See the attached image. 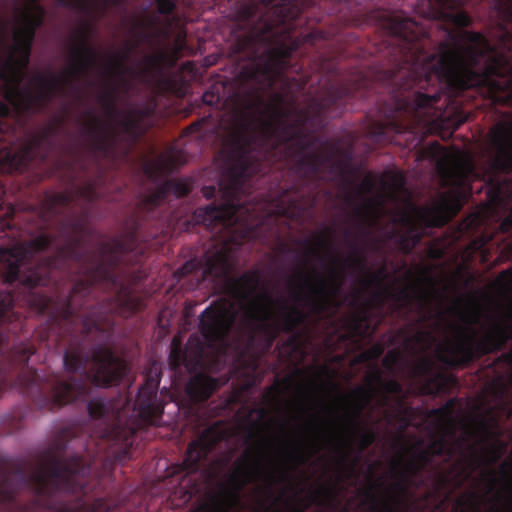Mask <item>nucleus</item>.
<instances>
[{
    "instance_id": "1",
    "label": "nucleus",
    "mask_w": 512,
    "mask_h": 512,
    "mask_svg": "<svg viewBox=\"0 0 512 512\" xmlns=\"http://www.w3.org/2000/svg\"><path fill=\"white\" fill-rule=\"evenodd\" d=\"M317 142L318 138H307L300 128L289 122H240L230 135L227 168L219 182L223 203H211L194 212L196 222L210 231L213 243L200 262L187 261L177 274H191L201 265L204 278L227 282L241 302L242 321L251 333L294 334L311 315L320 317L341 307L335 296L340 293L345 279L343 267L340 270L331 267L330 280L319 272H314L313 278L301 273L307 294L293 293L295 303L274 299L267 292L258 293L262 283L258 270L232 276L242 244L259 236L257 224L252 221L254 208L243 199L250 189L251 179L265 175L273 164L289 158L298 180L283 191L279 201L288 202L281 213L290 216V209L299 206L303 188L315 180L331 160L329 154L313 150Z\"/></svg>"
},
{
    "instance_id": "2",
    "label": "nucleus",
    "mask_w": 512,
    "mask_h": 512,
    "mask_svg": "<svg viewBox=\"0 0 512 512\" xmlns=\"http://www.w3.org/2000/svg\"><path fill=\"white\" fill-rule=\"evenodd\" d=\"M384 5L376 3L374 8L349 22L373 23L390 37L393 110L386 121L370 124L368 135L373 141L389 142L394 134L443 124L448 116L440 101L446 91L451 98L475 90L493 105L512 107V60L503 54H492L483 69L476 70L490 51L482 33H458L446 28V38L431 51V39L422 24L402 11L385 9Z\"/></svg>"
},
{
    "instance_id": "3",
    "label": "nucleus",
    "mask_w": 512,
    "mask_h": 512,
    "mask_svg": "<svg viewBox=\"0 0 512 512\" xmlns=\"http://www.w3.org/2000/svg\"><path fill=\"white\" fill-rule=\"evenodd\" d=\"M384 5L376 3L374 8L349 22L373 23L390 37L393 110L386 121L370 124L368 135L373 141L389 142L394 134L443 124L448 116L440 101L446 91L451 98L475 90L493 105L512 107V60L503 54H492L483 69L476 70L490 51L482 33H458L446 28V38L431 51V39L422 24L402 11L385 9Z\"/></svg>"
},
{
    "instance_id": "4",
    "label": "nucleus",
    "mask_w": 512,
    "mask_h": 512,
    "mask_svg": "<svg viewBox=\"0 0 512 512\" xmlns=\"http://www.w3.org/2000/svg\"><path fill=\"white\" fill-rule=\"evenodd\" d=\"M90 216V207H81L79 215L73 213L58 222L57 230L64 244L58 246L53 255L36 258L55 242V237L47 233L0 248V323L10 322L15 316L13 307L20 300V294L11 288L16 282L22 290L48 286L52 272L64 261L75 263L79 276L71 288L70 299L60 306L66 317L71 314L77 297L85 296L91 288L120 289L127 295L126 284L115 273V268L124 255L136 250L137 231L134 229L124 236L101 242L99 253L95 254L85 248V237L94 235V229L88 225Z\"/></svg>"
},
{
    "instance_id": "5",
    "label": "nucleus",
    "mask_w": 512,
    "mask_h": 512,
    "mask_svg": "<svg viewBox=\"0 0 512 512\" xmlns=\"http://www.w3.org/2000/svg\"><path fill=\"white\" fill-rule=\"evenodd\" d=\"M90 466H0V504L17 507L16 493L27 489L33 506L54 512H109L103 499L92 503L86 478Z\"/></svg>"
},
{
    "instance_id": "6",
    "label": "nucleus",
    "mask_w": 512,
    "mask_h": 512,
    "mask_svg": "<svg viewBox=\"0 0 512 512\" xmlns=\"http://www.w3.org/2000/svg\"><path fill=\"white\" fill-rule=\"evenodd\" d=\"M40 0H30V4L38 10L34 13L26 9L13 34V44L8 46L5 55L0 57V80L2 96L0 101V118H7L12 108L19 113L38 114L46 109L58 95L66 92L67 86L75 90L71 81L61 79L54 74L49 77L38 74L34 81L38 87L33 92L29 87H22L25 71L30 63L31 49L37 28L42 24V8Z\"/></svg>"
},
{
    "instance_id": "7",
    "label": "nucleus",
    "mask_w": 512,
    "mask_h": 512,
    "mask_svg": "<svg viewBox=\"0 0 512 512\" xmlns=\"http://www.w3.org/2000/svg\"><path fill=\"white\" fill-rule=\"evenodd\" d=\"M260 3L267 9L266 29L271 31V40L277 34H283V40L259 55L256 38L251 34L243 35L236 39L232 51L251 60L240 72L243 81L272 88L286 72L298 73L302 69L292 63L293 54L302 43L293 31L304 23V11L314 4V0H260Z\"/></svg>"
},
{
    "instance_id": "8",
    "label": "nucleus",
    "mask_w": 512,
    "mask_h": 512,
    "mask_svg": "<svg viewBox=\"0 0 512 512\" xmlns=\"http://www.w3.org/2000/svg\"><path fill=\"white\" fill-rule=\"evenodd\" d=\"M93 289L83 297H77L73 303L72 312L69 316L61 313V304L70 299L71 291L65 297H61L52 302V299L41 293H35L33 290H23L26 302L40 313H46L51 308V317L58 326L65 327L71 336H77L76 341L82 349H85V343H91L92 347L88 352H113L105 345L111 338L114 330L116 314L125 312H135L139 309L141 301L137 299L131 288L126 285V293L129 299H126L124 291L113 288H103L114 294L95 305L91 304L93 300Z\"/></svg>"
},
{
    "instance_id": "9",
    "label": "nucleus",
    "mask_w": 512,
    "mask_h": 512,
    "mask_svg": "<svg viewBox=\"0 0 512 512\" xmlns=\"http://www.w3.org/2000/svg\"><path fill=\"white\" fill-rule=\"evenodd\" d=\"M163 364L149 359L144 369V383L139 387L136 399L125 397L117 401L93 398L87 409L91 419L99 421L100 437L114 445H120L117 455L120 461L130 458L135 434L149 425H158L164 406L157 398Z\"/></svg>"
},
{
    "instance_id": "10",
    "label": "nucleus",
    "mask_w": 512,
    "mask_h": 512,
    "mask_svg": "<svg viewBox=\"0 0 512 512\" xmlns=\"http://www.w3.org/2000/svg\"><path fill=\"white\" fill-rule=\"evenodd\" d=\"M491 156L482 176L486 201L480 211L471 216L469 225L480 226L499 211H510L499 225L502 233L512 229V120L496 123L488 134ZM504 257L512 258V234L502 248Z\"/></svg>"
},
{
    "instance_id": "11",
    "label": "nucleus",
    "mask_w": 512,
    "mask_h": 512,
    "mask_svg": "<svg viewBox=\"0 0 512 512\" xmlns=\"http://www.w3.org/2000/svg\"><path fill=\"white\" fill-rule=\"evenodd\" d=\"M439 168L447 181H451L458 191L443 193L432 205L416 206L411 204L399 217V223L406 228L399 233V245L404 253H410L422 240L423 227H442L454 218L462 209L466 199L473 194L474 188L467 183L466 175L456 168L440 162Z\"/></svg>"
},
{
    "instance_id": "12",
    "label": "nucleus",
    "mask_w": 512,
    "mask_h": 512,
    "mask_svg": "<svg viewBox=\"0 0 512 512\" xmlns=\"http://www.w3.org/2000/svg\"><path fill=\"white\" fill-rule=\"evenodd\" d=\"M415 297L419 301L416 321L418 325H423L431 320H435L437 324L441 325L446 322V313H449L460 321V323H449V328L461 341L473 340L478 334L477 327H480L488 341L498 345L504 344L512 335V311L499 317L487 314V321L483 322L484 313L475 303L465 311L457 305L449 307L447 311H432L427 308L428 300L424 293L417 292Z\"/></svg>"
},
{
    "instance_id": "13",
    "label": "nucleus",
    "mask_w": 512,
    "mask_h": 512,
    "mask_svg": "<svg viewBox=\"0 0 512 512\" xmlns=\"http://www.w3.org/2000/svg\"><path fill=\"white\" fill-rule=\"evenodd\" d=\"M288 475L284 471L276 473L262 465L258 458L250 461L248 452L238 458L234 463L233 471L228 475L226 483L220 486V493L214 497L211 512H237L242 506L241 493L243 489L256 481L263 480L265 486L261 487L262 492L270 501L259 502V512H270L279 498L275 497L273 487L277 482L286 481Z\"/></svg>"
},
{
    "instance_id": "14",
    "label": "nucleus",
    "mask_w": 512,
    "mask_h": 512,
    "mask_svg": "<svg viewBox=\"0 0 512 512\" xmlns=\"http://www.w3.org/2000/svg\"><path fill=\"white\" fill-rule=\"evenodd\" d=\"M157 24V17L138 23L134 28L135 40L126 41L122 50L116 52L108 62L107 71L111 81L108 87L99 95V102L110 118H115L118 114L117 101L120 92H127L130 88L127 75L133 73V69L127 62L140 44L150 41L151 34L147 29L153 28Z\"/></svg>"
},
{
    "instance_id": "15",
    "label": "nucleus",
    "mask_w": 512,
    "mask_h": 512,
    "mask_svg": "<svg viewBox=\"0 0 512 512\" xmlns=\"http://www.w3.org/2000/svg\"><path fill=\"white\" fill-rule=\"evenodd\" d=\"M234 306L226 301H220L208 306L200 315V335L189 337L187 346L191 349H181V341L174 337L169 352H206L205 348L213 349L225 342L236 320Z\"/></svg>"
},
{
    "instance_id": "16",
    "label": "nucleus",
    "mask_w": 512,
    "mask_h": 512,
    "mask_svg": "<svg viewBox=\"0 0 512 512\" xmlns=\"http://www.w3.org/2000/svg\"><path fill=\"white\" fill-rule=\"evenodd\" d=\"M33 354H0V392L17 389L40 409H46V373L28 365Z\"/></svg>"
},
{
    "instance_id": "17",
    "label": "nucleus",
    "mask_w": 512,
    "mask_h": 512,
    "mask_svg": "<svg viewBox=\"0 0 512 512\" xmlns=\"http://www.w3.org/2000/svg\"><path fill=\"white\" fill-rule=\"evenodd\" d=\"M368 81L364 76L353 83L332 82L327 84L318 97L311 99L308 106L299 110V115L305 121L323 124L328 116L338 117L346 110L347 104L356 98L366 96Z\"/></svg>"
},
{
    "instance_id": "18",
    "label": "nucleus",
    "mask_w": 512,
    "mask_h": 512,
    "mask_svg": "<svg viewBox=\"0 0 512 512\" xmlns=\"http://www.w3.org/2000/svg\"><path fill=\"white\" fill-rule=\"evenodd\" d=\"M228 436L227 431L220 430L217 426L205 429L197 439L188 445L181 464V471L187 475L198 473L207 461L209 454Z\"/></svg>"
},
{
    "instance_id": "19",
    "label": "nucleus",
    "mask_w": 512,
    "mask_h": 512,
    "mask_svg": "<svg viewBox=\"0 0 512 512\" xmlns=\"http://www.w3.org/2000/svg\"><path fill=\"white\" fill-rule=\"evenodd\" d=\"M62 119L57 118L54 123L45 126L41 131L32 135L14 154H9L8 159L11 165L28 166L32 162L45 161L48 152L43 151L44 145L52 147L54 137L57 135Z\"/></svg>"
},
{
    "instance_id": "20",
    "label": "nucleus",
    "mask_w": 512,
    "mask_h": 512,
    "mask_svg": "<svg viewBox=\"0 0 512 512\" xmlns=\"http://www.w3.org/2000/svg\"><path fill=\"white\" fill-rule=\"evenodd\" d=\"M415 375L423 384V391L428 395L448 394L459 386L458 377L438 369L429 358H423L414 368Z\"/></svg>"
},
{
    "instance_id": "21",
    "label": "nucleus",
    "mask_w": 512,
    "mask_h": 512,
    "mask_svg": "<svg viewBox=\"0 0 512 512\" xmlns=\"http://www.w3.org/2000/svg\"><path fill=\"white\" fill-rule=\"evenodd\" d=\"M127 0H60L62 6L75 10L92 21L103 18L110 8H120Z\"/></svg>"
},
{
    "instance_id": "22",
    "label": "nucleus",
    "mask_w": 512,
    "mask_h": 512,
    "mask_svg": "<svg viewBox=\"0 0 512 512\" xmlns=\"http://www.w3.org/2000/svg\"><path fill=\"white\" fill-rule=\"evenodd\" d=\"M191 191L192 183L188 179L166 180L144 198L143 205L153 209L165 201L171 193L177 198H182L188 196Z\"/></svg>"
},
{
    "instance_id": "23",
    "label": "nucleus",
    "mask_w": 512,
    "mask_h": 512,
    "mask_svg": "<svg viewBox=\"0 0 512 512\" xmlns=\"http://www.w3.org/2000/svg\"><path fill=\"white\" fill-rule=\"evenodd\" d=\"M96 58V50L88 44V35L82 33L80 43L72 51L71 74L73 76L88 74L94 68Z\"/></svg>"
},
{
    "instance_id": "24",
    "label": "nucleus",
    "mask_w": 512,
    "mask_h": 512,
    "mask_svg": "<svg viewBox=\"0 0 512 512\" xmlns=\"http://www.w3.org/2000/svg\"><path fill=\"white\" fill-rule=\"evenodd\" d=\"M349 247L352 251V256L345 259V262H349L350 267L353 271H357L365 274L362 283L365 286H378L386 278V268L382 267L376 272H372L367 268L366 257L356 241H351Z\"/></svg>"
},
{
    "instance_id": "25",
    "label": "nucleus",
    "mask_w": 512,
    "mask_h": 512,
    "mask_svg": "<svg viewBox=\"0 0 512 512\" xmlns=\"http://www.w3.org/2000/svg\"><path fill=\"white\" fill-rule=\"evenodd\" d=\"M351 182H346V193L344 195V202L349 207L353 208L356 217L360 219L366 218L373 202L371 199H364L365 194L370 193L374 189V181L371 178H365L362 183L357 187L354 193L348 191Z\"/></svg>"
},
{
    "instance_id": "26",
    "label": "nucleus",
    "mask_w": 512,
    "mask_h": 512,
    "mask_svg": "<svg viewBox=\"0 0 512 512\" xmlns=\"http://www.w3.org/2000/svg\"><path fill=\"white\" fill-rule=\"evenodd\" d=\"M432 462V455L429 450L418 451L413 459L406 465L401 477L394 483L393 488L399 494L405 495L412 477L420 474Z\"/></svg>"
},
{
    "instance_id": "27",
    "label": "nucleus",
    "mask_w": 512,
    "mask_h": 512,
    "mask_svg": "<svg viewBox=\"0 0 512 512\" xmlns=\"http://www.w3.org/2000/svg\"><path fill=\"white\" fill-rule=\"evenodd\" d=\"M219 387L217 379L199 372L188 381L186 393L193 401L201 402L207 400Z\"/></svg>"
},
{
    "instance_id": "28",
    "label": "nucleus",
    "mask_w": 512,
    "mask_h": 512,
    "mask_svg": "<svg viewBox=\"0 0 512 512\" xmlns=\"http://www.w3.org/2000/svg\"><path fill=\"white\" fill-rule=\"evenodd\" d=\"M359 413L360 411H357L355 416L345 415V421L349 440L353 437H357L358 453L361 454L375 442L377 435L372 429L365 428L360 424L357 419Z\"/></svg>"
},
{
    "instance_id": "29",
    "label": "nucleus",
    "mask_w": 512,
    "mask_h": 512,
    "mask_svg": "<svg viewBox=\"0 0 512 512\" xmlns=\"http://www.w3.org/2000/svg\"><path fill=\"white\" fill-rule=\"evenodd\" d=\"M386 357L384 363H396L400 360L401 356L405 354H384ZM422 356H428L429 354H421ZM437 359L445 364L453 367H465L470 363L477 361L484 354H433Z\"/></svg>"
},
{
    "instance_id": "30",
    "label": "nucleus",
    "mask_w": 512,
    "mask_h": 512,
    "mask_svg": "<svg viewBox=\"0 0 512 512\" xmlns=\"http://www.w3.org/2000/svg\"><path fill=\"white\" fill-rule=\"evenodd\" d=\"M226 354H169L170 364L177 366L183 364L189 372L203 368L208 356H215V360L220 361V356Z\"/></svg>"
},
{
    "instance_id": "31",
    "label": "nucleus",
    "mask_w": 512,
    "mask_h": 512,
    "mask_svg": "<svg viewBox=\"0 0 512 512\" xmlns=\"http://www.w3.org/2000/svg\"><path fill=\"white\" fill-rule=\"evenodd\" d=\"M492 14L501 29L512 28V0H493Z\"/></svg>"
},
{
    "instance_id": "32",
    "label": "nucleus",
    "mask_w": 512,
    "mask_h": 512,
    "mask_svg": "<svg viewBox=\"0 0 512 512\" xmlns=\"http://www.w3.org/2000/svg\"><path fill=\"white\" fill-rule=\"evenodd\" d=\"M75 193L57 192L45 196L44 204L47 212L53 215H59L58 207H67L75 200Z\"/></svg>"
},
{
    "instance_id": "33",
    "label": "nucleus",
    "mask_w": 512,
    "mask_h": 512,
    "mask_svg": "<svg viewBox=\"0 0 512 512\" xmlns=\"http://www.w3.org/2000/svg\"><path fill=\"white\" fill-rule=\"evenodd\" d=\"M386 296L391 297L396 303L399 304V309L407 307L414 295L408 287L402 288L398 292H390L388 289L377 291L373 298L378 301L379 305L382 306L384 304Z\"/></svg>"
},
{
    "instance_id": "34",
    "label": "nucleus",
    "mask_w": 512,
    "mask_h": 512,
    "mask_svg": "<svg viewBox=\"0 0 512 512\" xmlns=\"http://www.w3.org/2000/svg\"><path fill=\"white\" fill-rule=\"evenodd\" d=\"M91 116H94L92 112H89ZM95 123L88 127V133L92 138V147L95 151L106 153L108 151V143L103 133V126L100 121L93 117Z\"/></svg>"
},
{
    "instance_id": "35",
    "label": "nucleus",
    "mask_w": 512,
    "mask_h": 512,
    "mask_svg": "<svg viewBox=\"0 0 512 512\" xmlns=\"http://www.w3.org/2000/svg\"><path fill=\"white\" fill-rule=\"evenodd\" d=\"M75 197L83 200L85 204L82 207H90L99 197L96 181H87L74 190Z\"/></svg>"
},
{
    "instance_id": "36",
    "label": "nucleus",
    "mask_w": 512,
    "mask_h": 512,
    "mask_svg": "<svg viewBox=\"0 0 512 512\" xmlns=\"http://www.w3.org/2000/svg\"><path fill=\"white\" fill-rule=\"evenodd\" d=\"M492 241V237L489 235H481L471 241L469 249L472 253L478 254L483 262H487L490 257L489 243Z\"/></svg>"
},
{
    "instance_id": "37",
    "label": "nucleus",
    "mask_w": 512,
    "mask_h": 512,
    "mask_svg": "<svg viewBox=\"0 0 512 512\" xmlns=\"http://www.w3.org/2000/svg\"><path fill=\"white\" fill-rule=\"evenodd\" d=\"M165 55L163 53H153L143 58L142 72L144 74H154L161 71Z\"/></svg>"
},
{
    "instance_id": "38",
    "label": "nucleus",
    "mask_w": 512,
    "mask_h": 512,
    "mask_svg": "<svg viewBox=\"0 0 512 512\" xmlns=\"http://www.w3.org/2000/svg\"><path fill=\"white\" fill-rule=\"evenodd\" d=\"M343 352H355L354 350H344ZM358 352H385L383 349L381 348H373V349H369V350H359ZM387 352H391V353H394V352H429L428 350H398V349H391V350H388ZM431 352H497L496 350H493V349H469V348H463V349H456V350H452V349H435V350H432Z\"/></svg>"
},
{
    "instance_id": "39",
    "label": "nucleus",
    "mask_w": 512,
    "mask_h": 512,
    "mask_svg": "<svg viewBox=\"0 0 512 512\" xmlns=\"http://www.w3.org/2000/svg\"><path fill=\"white\" fill-rule=\"evenodd\" d=\"M224 90L223 86L220 85H212L208 90H206L202 95V101L204 104L212 107H217L222 103L223 95L222 91Z\"/></svg>"
},
{
    "instance_id": "40",
    "label": "nucleus",
    "mask_w": 512,
    "mask_h": 512,
    "mask_svg": "<svg viewBox=\"0 0 512 512\" xmlns=\"http://www.w3.org/2000/svg\"><path fill=\"white\" fill-rule=\"evenodd\" d=\"M506 445L500 440H496L494 443L489 444L485 448V454L489 464H495L498 462L504 454Z\"/></svg>"
},
{
    "instance_id": "41",
    "label": "nucleus",
    "mask_w": 512,
    "mask_h": 512,
    "mask_svg": "<svg viewBox=\"0 0 512 512\" xmlns=\"http://www.w3.org/2000/svg\"><path fill=\"white\" fill-rule=\"evenodd\" d=\"M264 444H267V441H264V443L261 442L257 446L247 449L245 452L249 453L250 461H253V459L258 458L261 461L262 465L266 466L268 469H271L272 458L271 456L266 457L267 455L265 452Z\"/></svg>"
},
{
    "instance_id": "42",
    "label": "nucleus",
    "mask_w": 512,
    "mask_h": 512,
    "mask_svg": "<svg viewBox=\"0 0 512 512\" xmlns=\"http://www.w3.org/2000/svg\"><path fill=\"white\" fill-rule=\"evenodd\" d=\"M425 450H429L432 457L443 455H448L449 457L452 456V451L450 448H448L447 441L444 437H438L432 440V442Z\"/></svg>"
},
{
    "instance_id": "43",
    "label": "nucleus",
    "mask_w": 512,
    "mask_h": 512,
    "mask_svg": "<svg viewBox=\"0 0 512 512\" xmlns=\"http://www.w3.org/2000/svg\"><path fill=\"white\" fill-rule=\"evenodd\" d=\"M140 114H141L140 111L133 109L130 111L129 115L121 121V125L125 132L133 134L138 131V129H139L138 116Z\"/></svg>"
},
{
    "instance_id": "44",
    "label": "nucleus",
    "mask_w": 512,
    "mask_h": 512,
    "mask_svg": "<svg viewBox=\"0 0 512 512\" xmlns=\"http://www.w3.org/2000/svg\"><path fill=\"white\" fill-rule=\"evenodd\" d=\"M497 281L505 291H512V266L500 272Z\"/></svg>"
},
{
    "instance_id": "45",
    "label": "nucleus",
    "mask_w": 512,
    "mask_h": 512,
    "mask_svg": "<svg viewBox=\"0 0 512 512\" xmlns=\"http://www.w3.org/2000/svg\"><path fill=\"white\" fill-rule=\"evenodd\" d=\"M504 492L503 497H501L504 500L502 512H512V480L505 481Z\"/></svg>"
},
{
    "instance_id": "46",
    "label": "nucleus",
    "mask_w": 512,
    "mask_h": 512,
    "mask_svg": "<svg viewBox=\"0 0 512 512\" xmlns=\"http://www.w3.org/2000/svg\"><path fill=\"white\" fill-rule=\"evenodd\" d=\"M157 6V12L161 15H170L176 9L173 0H154Z\"/></svg>"
},
{
    "instance_id": "47",
    "label": "nucleus",
    "mask_w": 512,
    "mask_h": 512,
    "mask_svg": "<svg viewBox=\"0 0 512 512\" xmlns=\"http://www.w3.org/2000/svg\"><path fill=\"white\" fill-rule=\"evenodd\" d=\"M368 319V312L364 305H361L354 313L353 320L355 324L361 325L362 323H366Z\"/></svg>"
},
{
    "instance_id": "48",
    "label": "nucleus",
    "mask_w": 512,
    "mask_h": 512,
    "mask_svg": "<svg viewBox=\"0 0 512 512\" xmlns=\"http://www.w3.org/2000/svg\"><path fill=\"white\" fill-rule=\"evenodd\" d=\"M383 388L388 393L399 394L402 391L401 384L396 379H389L383 382Z\"/></svg>"
},
{
    "instance_id": "49",
    "label": "nucleus",
    "mask_w": 512,
    "mask_h": 512,
    "mask_svg": "<svg viewBox=\"0 0 512 512\" xmlns=\"http://www.w3.org/2000/svg\"><path fill=\"white\" fill-rule=\"evenodd\" d=\"M321 69L327 70L329 73H334L336 71L337 62L335 58H326L321 57Z\"/></svg>"
},
{
    "instance_id": "50",
    "label": "nucleus",
    "mask_w": 512,
    "mask_h": 512,
    "mask_svg": "<svg viewBox=\"0 0 512 512\" xmlns=\"http://www.w3.org/2000/svg\"><path fill=\"white\" fill-rule=\"evenodd\" d=\"M316 244L321 248L332 250L333 244L329 239L328 235H319L316 237Z\"/></svg>"
},
{
    "instance_id": "51",
    "label": "nucleus",
    "mask_w": 512,
    "mask_h": 512,
    "mask_svg": "<svg viewBox=\"0 0 512 512\" xmlns=\"http://www.w3.org/2000/svg\"><path fill=\"white\" fill-rule=\"evenodd\" d=\"M290 459L296 462L297 464H302L306 461V457L304 454L299 450H293L290 454Z\"/></svg>"
},
{
    "instance_id": "52",
    "label": "nucleus",
    "mask_w": 512,
    "mask_h": 512,
    "mask_svg": "<svg viewBox=\"0 0 512 512\" xmlns=\"http://www.w3.org/2000/svg\"><path fill=\"white\" fill-rule=\"evenodd\" d=\"M452 405H453V401L451 400V401H449V403L446 406H443L441 408L432 410V414L436 415V416L448 415L449 414V410H450Z\"/></svg>"
},
{
    "instance_id": "53",
    "label": "nucleus",
    "mask_w": 512,
    "mask_h": 512,
    "mask_svg": "<svg viewBox=\"0 0 512 512\" xmlns=\"http://www.w3.org/2000/svg\"><path fill=\"white\" fill-rule=\"evenodd\" d=\"M357 357V360L358 361H367V360H378L380 358V356H382L383 354H366V353H363V354H355Z\"/></svg>"
},
{
    "instance_id": "54",
    "label": "nucleus",
    "mask_w": 512,
    "mask_h": 512,
    "mask_svg": "<svg viewBox=\"0 0 512 512\" xmlns=\"http://www.w3.org/2000/svg\"><path fill=\"white\" fill-rule=\"evenodd\" d=\"M320 494H325V495H327V496H329V497H331V498H334V497H335V495H334V493L332 492V490H331V489L321 488V489H319L318 491L311 493V498L314 500V499H316Z\"/></svg>"
},
{
    "instance_id": "55",
    "label": "nucleus",
    "mask_w": 512,
    "mask_h": 512,
    "mask_svg": "<svg viewBox=\"0 0 512 512\" xmlns=\"http://www.w3.org/2000/svg\"><path fill=\"white\" fill-rule=\"evenodd\" d=\"M157 325L159 327V332H158L159 335L158 336L163 337V335L168 332L167 328L163 324V311L160 312V314L158 316Z\"/></svg>"
},
{
    "instance_id": "56",
    "label": "nucleus",
    "mask_w": 512,
    "mask_h": 512,
    "mask_svg": "<svg viewBox=\"0 0 512 512\" xmlns=\"http://www.w3.org/2000/svg\"><path fill=\"white\" fill-rule=\"evenodd\" d=\"M203 195L206 199H211L216 194V188L214 186H205L202 189Z\"/></svg>"
},
{
    "instance_id": "57",
    "label": "nucleus",
    "mask_w": 512,
    "mask_h": 512,
    "mask_svg": "<svg viewBox=\"0 0 512 512\" xmlns=\"http://www.w3.org/2000/svg\"><path fill=\"white\" fill-rule=\"evenodd\" d=\"M258 425L257 422H252L247 429V441L252 440L255 437L254 428Z\"/></svg>"
},
{
    "instance_id": "58",
    "label": "nucleus",
    "mask_w": 512,
    "mask_h": 512,
    "mask_svg": "<svg viewBox=\"0 0 512 512\" xmlns=\"http://www.w3.org/2000/svg\"><path fill=\"white\" fill-rule=\"evenodd\" d=\"M366 496L367 498L376 506L378 504V498H377V495L374 493V491L372 490V488H370L369 490H367L366 492Z\"/></svg>"
},
{
    "instance_id": "59",
    "label": "nucleus",
    "mask_w": 512,
    "mask_h": 512,
    "mask_svg": "<svg viewBox=\"0 0 512 512\" xmlns=\"http://www.w3.org/2000/svg\"><path fill=\"white\" fill-rule=\"evenodd\" d=\"M382 507L384 512H397L396 509L389 503H384Z\"/></svg>"
},
{
    "instance_id": "60",
    "label": "nucleus",
    "mask_w": 512,
    "mask_h": 512,
    "mask_svg": "<svg viewBox=\"0 0 512 512\" xmlns=\"http://www.w3.org/2000/svg\"><path fill=\"white\" fill-rule=\"evenodd\" d=\"M500 360H502L504 362H512V353L500 354Z\"/></svg>"
},
{
    "instance_id": "61",
    "label": "nucleus",
    "mask_w": 512,
    "mask_h": 512,
    "mask_svg": "<svg viewBox=\"0 0 512 512\" xmlns=\"http://www.w3.org/2000/svg\"><path fill=\"white\" fill-rule=\"evenodd\" d=\"M303 245H305L307 248H308V252L309 253H314L315 251L312 249L311 247V241L310 239H305L304 241L301 242Z\"/></svg>"
},
{
    "instance_id": "62",
    "label": "nucleus",
    "mask_w": 512,
    "mask_h": 512,
    "mask_svg": "<svg viewBox=\"0 0 512 512\" xmlns=\"http://www.w3.org/2000/svg\"><path fill=\"white\" fill-rule=\"evenodd\" d=\"M280 251H281L282 253H285V254H286V253L291 252V249H290V247H289L287 244L282 243V244L280 245Z\"/></svg>"
},
{
    "instance_id": "63",
    "label": "nucleus",
    "mask_w": 512,
    "mask_h": 512,
    "mask_svg": "<svg viewBox=\"0 0 512 512\" xmlns=\"http://www.w3.org/2000/svg\"><path fill=\"white\" fill-rule=\"evenodd\" d=\"M198 127H199V124L198 123H194V124L190 125L188 128H186L184 133H190L191 131H194V130L198 129Z\"/></svg>"
},
{
    "instance_id": "64",
    "label": "nucleus",
    "mask_w": 512,
    "mask_h": 512,
    "mask_svg": "<svg viewBox=\"0 0 512 512\" xmlns=\"http://www.w3.org/2000/svg\"><path fill=\"white\" fill-rule=\"evenodd\" d=\"M290 512H305V507L295 505L291 508Z\"/></svg>"
}]
</instances>
